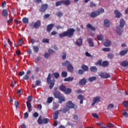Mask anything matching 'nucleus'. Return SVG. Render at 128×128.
I'll return each instance as SVG.
<instances>
[{
	"label": "nucleus",
	"mask_w": 128,
	"mask_h": 128,
	"mask_svg": "<svg viewBox=\"0 0 128 128\" xmlns=\"http://www.w3.org/2000/svg\"><path fill=\"white\" fill-rule=\"evenodd\" d=\"M42 42L44 44H49L50 40H48V38H43Z\"/></svg>",
	"instance_id": "49"
},
{
	"label": "nucleus",
	"mask_w": 128,
	"mask_h": 128,
	"mask_svg": "<svg viewBox=\"0 0 128 128\" xmlns=\"http://www.w3.org/2000/svg\"><path fill=\"white\" fill-rule=\"evenodd\" d=\"M53 100H54V98L52 97L48 98V104H51V102H52Z\"/></svg>",
	"instance_id": "51"
},
{
	"label": "nucleus",
	"mask_w": 128,
	"mask_h": 128,
	"mask_svg": "<svg viewBox=\"0 0 128 128\" xmlns=\"http://www.w3.org/2000/svg\"><path fill=\"white\" fill-rule=\"evenodd\" d=\"M96 80V76L90 77L88 78V82H92L94 80Z\"/></svg>",
	"instance_id": "30"
},
{
	"label": "nucleus",
	"mask_w": 128,
	"mask_h": 128,
	"mask_svg": "<svg viewBox=\"0 0 128 128\" xmlns=\"http://www.w3.org/2000/svg\"><path fill=\"white\" fill-rule=\"evenodd\" d=\"M66 106L68 107L69 108H74V104L70 100H69L66 102Z\"/></svg>",
	"instance_id": "10"
},
{
	"label": "nucleus",
	"mask_w": 128,
	"mask_h": 128,
	"mask_svg": "<svg viewBox=\"0 0 128 128\" xmlns=\"http://www.w3.org/2000/svg\"><path fill=\"white\" fill-rule=\"evenodd\" d=\"M81 68H82L84 72H88V66L84 64L81 66Z\"/></svg>",
	"instance_id": "26"
},
{
	"label": "nucleus",
	"mask_w": 128,
	"mask_h": 128,
	"mask_svg": "<svg viewBox=\"0 0 128 128\" xmlns=\"http://www.w3.org/2000/svg\"><path fill=\"white\" fill-rule=\"evenodd\" d=\"M93 102H94L92 104V106H94L96 104H98V102H100V97L96 96L95 98H94Z\"/></svg>",
	"instance_id": "6"
},
{
	"label": "nucleus",
	"mask_w": 128,
	"mask_h": 128,
	"mask_svg": "<svg viewBox=\"0 0 128 128\" xmlns=\"http://www.w3.org/2000/svg\"><path fill=\"white\" fill-rule=\"evenodd\" d=\"M23 79L25 80H30V76L26 74L23 76Z\"/></svg>",
	"instance_id": "48"
},
{
	"label": "nucleus",
	"mask_w": 128,
	"mask_h": 128,
	"mask_svg": "<svg viewBox=\"0 0 128 128\" xmlns=\"http://www.w3.org/2000/svg\"><path fill=\"white\" fill-rule=\"evenodd\" d=\"M62 78H66L68 76V72L65 71L62 72Z\"/></svg>",
	"instance_id": "41"
},
{
	"label": "nucleus",
	"mask_w": 128,
	"mask_h": 128,
	"mask_svg": "<svg viewBox=\"0 0 128 128\" xmlns=\"http://www.w3.org/2000/svg\"><path fill=\"white\" fill-rule=\"evenodd\" d=\"M84 70H82V69H80L78 71V74L82 75V74H84Z\"/></svg>",
	"instance_id": "57"
},
{
	"label": "nucleus",
	"mask_w": 128,
	"mask_h": 128,
	"mask_svg": "<svg viewBox=\"0 0 128 128\" xmlns=\"http://www.w3.org/2000/svg\"><path fill=\"white\" fill-rule=\"evenodd\" d=\"M122 114L124 116H126V118H128V114L126 112H123Z\"/></svg>",
	"instance_id": "64"
},
{
	"label": "nucleus",
	"mask_w": 128,
	"mask_h": 128,
	"mask_svg": "<svg viewBox=\"0 0 128 128\" xmlns=\"http://www.w3.org/2000/svg\"><path fill=\"white\" fill-rule=\"evenodd\" d=\"M98 40H104V36L102 34H100L97 36Z\"/></svg>",
	"instance_id": "50"
},
{
	"label": "nucleus",
	"mask_w": 128,
	"mask_h": 128,
	"mask_svg": "<svg viewBox=\"0 0 128 128\" xmlns=\"http://www.w3.org/2000/svg\"><path fill=\"white\" fill-rule=\"evenodd\" d=\"M33 116H34V118H38V113L37 112H35L33 114Z\"/></svg>",
	"instance_id": "63"
},
{
	"label": "nucleus",
	"mask_w": 128,
	"mask_h": 128,
	"mask_svg": "<svg viewBox=\"0 0 128 128\" xmlns=\"http://www.w3.org/2000/svg\"><path fill=\"white\" fill-rule=\"evenodd\" d=\"M92 116H93V118H98V114H92Z\"/></svg>",
	"instance_id": "61"
},
{
	"label": "nucleus",
	"mask_w": 128,
	"mask_h": 128,
	"mask_svg": "<svg viewBox=\"0 0 128 128\" xmlns=\"http://www.w3.org/2000/svg\"><path fill=\"white\" fill-rule=\"evenodd\" d=\"M49 122L50 119L48 118H44L42 119L40 116L38 120V122L39 124H48Z\"/></svg>",
	"instance_id": "3"
},
{
	"label": "nucleus",
	"mask_w": 128,
	"mask_h": 128,
	"mask_svg": "<svg viewBox=\"0 0 128 128\" xmlns=\"http://www.w3.org/2000/svg\"><path fill=\"white\" fill-rule=\"evenodd\" d=\"M2 16L4 18H8V12L7 10H2Z\"/></svg>",
	"instance_id": "16"
},
{
	"label": "nucleus",
	"mask_w": 128,
	"mask_h": 128,
	"mask_svg": "<svg viewBox=\"0 0 128 128\" xmlns=\"http://www.w3.org/2000/svg\"><path fill=\"white\" fill-rule=\"evenodd\" d=\"M70 110V108L66 106L64 108L62 109V112H64V114H66V112H68Z\"/></svg>",
	"instance_id": "28"
},
{
	"label": "nucleus",
	"mask_w": 128,
	"mask_h": 128,
	"mask_svg": "<svg viewBox=\"0 0 128 128\" xmlns=\"http://www.w3.org/2000/svg\"><path fill=\"white\" fill-rule=\"evenodd\" d=\"M63 15H64V14H62V12H57L56 13V16L58 18H62V16Z\"/></svg>",
	"instance_id": "39"
},
{
	"label": "nucleus",
	"mask_w": 128,
	"mask_h": 128,
	"mask_svg": "<svg viewBox=\"0 0 128 128\" xmlns=\"http://www.w3.org/2000/svg\"><path fill=\"white\" fill-rule=\"evenodd\" d=\"M73 118L74 120H78V116L77 114L74 115Z\"/></svg>",
	"instance_id": "59"
},
{
	"label": "nucleus",
	"mask_w": 128,
	"mask_h": 128,
	"mask_svg": "<svg viewBox=\"0 0 128 128\" xmlns=\"http://www.w3.org/2000/svg\"><path fill=\"white\" fill-rule=\"evenodd\" d=\"M90 70L92 72H98V68L96 66H91L90 67Z\"/></svg>",
	"instance_id": "23"
},
{
	"label": "nucleus",
	"mask_w": 128,
	"mask_h": 128,
	"mask_svg": "<svg viewBox=\"0 0 128 128\" xmlns=\"http://www.w3.org/2000/svg\"><path fill=\"white\" fill-rule=\"evenodd\" d=\"M63 4L62 0L61 1H58L56 3V6H62Z\"/></svg>",
	"instance_id": "40"
},
{
	"label": "nucleus",
	"mask_w": 128,
	"mask_h": 128,
	"mask_svg": "<svg viewBox=\"0 0 128 128\" xmlns=\"http://www.w3.org/2000/svg\"><path fill=\"white\" fill-rule=\"evenodd\" d=\"M122 104H124V108H128V101H126L122 102Z\"/></svg>",
	"instance_id": "54"
},
{
	"label": "nucleus",
	"mask_w": 128,
	"mask_h": 128,
	"mask_svg": "<svg viewBox=\"0 0 128 128\" xmlns=\"http://www.w3.org/2000/svg\"><path fill=\"white\" fill-rule=\"evenodd\" d=\"M48 4H42L40 8V12H44L48 10Z\"/></svg>",
	"instance_id": "5"
},
{
	"label": "nucleus",
	"mask_w": 128,
	"mask_h": 128,
	"mask_svg": "<svg viewBox=\"0 0 128 128\" xmlns=\"http://www.w3.org/2000/svg\"><path fill=\"white\" fill-rule=\"evenodd\" d=\"M50 16V14H45L44 16V19L48 18Z\"/></svg>",
	"instance_id": "58"
},
{
	"label": "nucleus",
	"mask_w": 128,
	"mask_h": 128,
	"mask_svg": "<svg viewBox=\"0 0 128 128\" xmlns=\"http://www.w3.org/2000/svg\"><path fill=\"white\" fill-rule=\"evenodd\" d=\"M121 66H124V68H126V66H128V62L126 60H124L122 62Z\"/></svg>",
	"instance_id": "31"
},
{
	"label": "nucleus",
	"mask_w": 128,
	"mask_h": 128,
	"mask_svg": "<svg viewBox=\"0 0 128 128\" xmlns=\"http://www.w3.org/2000/svg\"><path fill=\"white\" fill-rule=\"evenodd\" d=\"M46 82L48 84H50V82H52V74L50 73L48 75V76L46 78Z\"/></svg>",
	"instance_id": "24"
},
{
	"label": "nucleus",
	"mask_w": 128,
	"mask_h": 128,
	"mask_svg": "<svg viewBox=\"0 0 128 128\" xmlns=\"http://www.w3.org/2000/svg\"><path fill=\"white\" fill-rule=\"evenodd\" d=\"M78 100H80V104H82L84 103V100H86V98H84V96L82 94H79L78 96Z\"/></svg>",
	"instance_id": "9"
},
{
	"label": "nucleus",
	"mask_w": 128,
	"mask_h": 128,
	"mask_svg": "<svg viewBox=\"0 0 128 128\" xmlns=\"http://www.w3.org/2000/svg\"><path fill=\"white\" fill-rule=\"evenodd\" d=\"M53 76H54L55 78H60V73L56 72H54Z\"/></svg>",
	"instance_id": "47"
},
{
	"label": "nucleus",
	"mask_w": 128,
	"mask_h": 128,
	"mask_svg": "<svg viewBox=\"0 0 128 128\" xmlns=\"http://www.w3.org/2000/svg\"><path fill=\"white\" fill-rule=\"evenodd\" d=\"M114 14H115L116 18H120L122 16L120 12H119L118 10H115L114 11Z\"/></svg>",
	"instance_id": "17"
},
{
	"label": "nucleus",
	"mask_w": 128,
	"mask_h": 128,
	"mask_svg": "<svg viewBox=\"0 0 128 128\" xmlns=\"http://www.w3.org/2000/svg\"><path fill=\"white\" fill-rule=\"evenodd\" d=\"M74 80V77H68L64 79V82H72Z\"/></svg>",
	"instance_id": "35"
},
{
	"label": "nucleus",
	"mask_w": 128,
	"mask_h": 128,
	"mask_svg": "<svg viewBox=\"0 0 128 128\" xmlns=\"http://www.w3.org/2000/svg\"><path fill=\"white\" fill-rule=\"evenodd\" d=\"M114 104H110L108 106L107 108V110H112V108H114Z\"/></svg>",
	"instance_id": "42"
},
{
	"label": "nucleus",
	"mask_w": 128,
	"mask_h": 128,
	"mask_svg": "<svg viewBox=\"0 0 128 128\" xmlns=\"http://www.w3.org/2000/svg\"><path fill=\"white\" fill-rule=\"evenodd\" d=\"M54 24H48L46 27L47 32H50V30H52V28H54Z\"/></svg>",
	"instance_id": "14"
},
{
	"label": "nucleus",
	"mask_w": 128,
	"mask_h": 128,
	"mask_svg": "<svg viewBox=\"0 0 128 128\" xmlns=\"http://www.w3.org/2000/svg\"><path fill=\"white\" fill-rule=\"evenodd\" d=\"M22 22L23 24H28V18L24 17L22 18Z\"/></svg>",
	"instance_id": "38"
},
{
	"label": "nucleus",
	"mask_w": 128,
	"mask_h": 128,
	"mask_svg": "<svg viewBox=\"0 0 128 128\" xmlns=\"http://www.w3.org/2000/svg\"><path fill=\"white\" fill-rule=\"evenodd\" d=\"M90 8H94V6H96V4L94 3V2H91L90 3Z\"/></svg>",
	"instance_id": "60"
},
{
	"label": "nucleus",
	"mask_w": 128,
	"mask_h": 128,
	"mask_svg": "<svg viewBox=\"0 0 128 128\" xmlns=\"http://www.w3.org/2000/svg\"><path fill=\"white\" fill-rule=\"evenodd\" d=\"M26 104L29 112H32V104H30V102H26Z\"/></svg>",
	"instance_id": "21"
},
{
	"label": "nucleus",
	"mask_w": 128,
	"mask_h": 128,
	"mask_svg": "<svg viewBox=\"0 0 128 128\" xmlns=\"http://www.w3.org/2000/svg\"><path fill=\"white\" fill-rule=\"evenodd\" d=\"M106 126H107V128H114V126L112 123H108L107 124Z\"/></svg>",
	"instance_id": "55"
},
{
	"label": "nucleus",
	"mask_w": 128,
	"mask_h": 128,
	"mask_svg": "<svg viewBox=\"0 0 128 128\" xmlns=\"http://www.w3.org/2000/svg\"><path fill=\"white\" fill-rule=\"evenodd\" d=\"M58 114H60V112H58V111L55 112L53 115V118H54V120H58Z\"/></svg>",
	"instance_id": "25"
},
{
	"label": "nucleus",
	"mask_w": 128,
	"mask_h": 128,
	"mask_svg": "<svg viewBox=\"0 0 128 128\" xmlns=\"http://www.w3.org/2000/svg\"><path fill=\"white\" fill-rule=\"evenodd\" d=\"M87 42L89 44V46L90 48H94V40L92 38H88L87 39Z\"/></svg>",
	"instance_id": "7"
},
{
	"label": "nucleus",
	"mask_w": 128,
	"mask_h": 128,
	"mask_svg": "<svg viewBox=\"0 0 128 128\" xmlns=\"http://www.w3.org/2000/svg\"><path fill=\"white\" fill-rule=\"evenodd\" d=\"M104 25L106 28H110V20H108V19H106L104 20Z\"/></svg>",
	"instance_id": "13"
},
{
	"label": "nucleus",
	"mask_w": 128,
	"mask_h": 128,
	"mask_svg": "<svg viewBox=\"0 0 128 128\" xmlns=\"http://www.w3.org/2000/svg\"><path fill=\"white\" fill-rule=\"evenodd\" d=\"M54 80H52L51 82H50V83L49 84L50 85V90H52V88H54Z\"/></svg>",
	"instance_id": "33"
},
{
	"label": "nucleus",
	"mask_w": 128,
	"mask_h": 128,
	"mask_svg": "<svg viewBox=\"0 0 128 128\" xmlns=\"http://www.w3.org/2000/svg\"><path fill=\"white\" fill-rule=\"evenodd\" d=\"M114 55L112 54H109L108 55V58H110V60H112V58H114Z\"/></svg>",
	"instance_id": "52"
},
{
	"label": "nucleus",
	"mask_w": 128,
	"mask_h": 128,
	"mask_svg": "<svg viewBox=\"0 0 128 128\" xmlns=\"http://www.w3.org/2000/svg\"><path fill=\"white\" fill-rule=\"evenodd\" d=\"M104 9L102 8H100L98 10H94L91 12L90 16L92 18H96V16H98L100 14H104Z\"/></svg>",
	"instance_id": "1"
},
{
	"label": "nucleus",
	"mask_w": 128,
	"mask_h": 128,
	"mask_svg": "<svg viewBox=\"0 0 128 128\" xmlns=\"http://www.w3.org/2000/svg\"><path fill=\"white\" fill-rule=\"evenodd\" d=\"M54 96L56 98H58L60 96V91H55L54 92Z\"/></svg>",
	"instance_id": "15"
},
{
	"label": "nucleus",
	"mask_w": 128,
	"mask_h": 128,
	"mask_svg": "<svg viewBox=\"0 0 128 128\" xmlns=\"http://www.w3.org/2000/svg\"><path fill=\"white\" fill-rule=\"evenodd\" d=\"M76 44L78 46H80L82 44V38H78L76 42Z\"/></svg>",
	"instance_id": "20"
},
{
	"label": "nucleus",
	"mask_w": 128,
	"mask_h": 128,
	"mask_svg": "<svg viewBox=\"0 0 128 128\" xmlns=\"http://www.w3.org/2000/svg\"><path fill=\"white\" fill-rule=\"evenodd\" d=\"M63 4H66V6H70V0H62Z\"/></svg>",
	"instance_id": "34"
},
{
	"label": "nucleus",
	"mask_w": 128,
	"mask_h": 128,
	"mask_svg": "<svg viewBox=\"0 0 128 128\" xmlns=\"http://www.w3.org/2000/svg\"><path fill=\"white\" fill-rule=\"evenodd\" d=\"M60 90H61V92H66V86L62 85L60 87Z\"/></svg>",
	"instance_id": "36"
},
{
	"label": "nucleus",
	"mask_w": 128,
	"mask_h": 128,
	"mask_svg": "<svg viewBox=\"0 0 128 128\" xmlns=\"http://www.w3.org/2000/svg\"><path fill=\"white\" fill-rule=\"evenodd\" d=\"M66 94H70L72 92V90L70 88H66L64 92Z\"/></svg>",
	"instance_id": "37"
},
{
	"label": "nucleus",
	"mask_w": 128,
	"mask_h": 128,
	"mask_svg": "<svg viewBox=\"0 0 128 128\" xmlns=\"http://www.w3.org/2000/svg\"><path fill=\"white\" fill-rule=\"evenodd\" d=\"M41 82H40V80H36V84H32V88H36V86H40V84Z\"/></svg>",
	"instance_id": "29"
},
{
	"label": "nucleus",
	"mask_w": 128,
	"mask_h": 128,
	"mask_svg": "<svg viewBox=\"0 0 128 128\" xmlns=\"http://www.w3.org/2000/svg\"><path fill=\"white\" fill-rule=\"evenodd\" d=\"M62 64L63 66H67V70L70 72H73L74 70V66H72L70 61L66 60L64 62L62 63Z\"/></svg>",
	"instance_id": "2"
},
{
	"label": "nucleus",
	"mask_w": 128,
	"mask_h": 128,
	"mask_svg": "<svg viewBox=\"0 0 128 128\" xmlns=\"http://www.w3.org/2000/svg\"><path fill=\"white\" fill-rule=\"evenodd\" d=\"M103 44L104 46H112V42L110 40L108 39H106L105 42H104Z\"/></svg>",
	"instance_id": "11"
},
{
	"label": "nucleus",
	"mask_w": 128,
	"mask_h": 128,
	"mask_svg": "<svg viewBox=\"0 0 128 128\" xmlns=\"http://www.w3.org/2000/svg\"><path fill=\"white\" fill-rule=\"evenodd\" d=\"M27 100H28L27 102H30L32 100V96H28L27 98Z\"/></svg>",
	"instance_id": "53"
},
{
	"label": "nucleus",
	"mask_w": 128,
	"mask_h": 128,
	"mask_svg": "<svg viewBox=\"0 0 128 128\" xmlns=\"http://www.w3.org/2000/svg\"><path fill=\"white\" fill-rule=\"evenodd\" d=\"M80 86H85L86 84V78H82L78 82Z\"/></svg>",
	"instance_id": "12"
},
{
	"label": "nucleus",
	"mask_w": 128,
	"mask_h": 128,
	"mask_svg": "<svg viewBox=\"0 0 128 128\" xmlns=\"http://www.w3.org/2000/svg\"><path fill=\"white\" fill-rule=\"evenodd\" d=\"M126 24V21L123 18L120 19V28H124Z\"/></svg>",
	"instance_id": "19"
},
{
	"label": "nucleus",
	"mask_w": 128,
	"mask_h": 128,
	"mask_svg": "<svg viewBox=\"0 0 128 128\" xmlns=\"http://www.w3.org/2000/svg\"><path fill=\"white\" fill-rule=\"evenodd\" d=\"M102 60H98L97 62L95 63V65L96 66H98V64H99V66H102Z\"/></svg>",
	"instance_id": "46"
},
{
	"label": "nucleus",
	"mask_w": 128,
	"mask_h": 128,
	"mask_svg": "<svg viewBox=\"0 0 128 128\" xmlns=\"http://www.w3.org/2000/svg\"><path fill=\"white\" fill-rule=\"evenodd\" d=\"M42 25V22H40V20H37L34 24V28H36V30L38 28H39Z\"/></svg>",
	"instance_id": "4"
},
{
	"label": "nucleus",
	"mask_w": 128,
	"mask_h": 128,
	"mask_svg": "<svg viewBox=\"0 0 128 128\" xmlns=\"http://www.w3.org/2000/svg\"><path fill=\"white\" fill-rule=\"evenodd\" d=\"M128 49H126V50H122L121 52H120V54L121 56H126V54H128Z\"/></svg>",
	"instance_id": "27"
},
{
	"label": "nucleus",
	"mask_w": 128,
	"mask_h": 128,
	"mask_svg": "<svg viewBox=\"0 0 128 128\" xmlns=\"http://www.w3.org/2000/svg\"><path fill=\"white\" fill-rule=\"evenodd\" d=\"M100 76L102 78H110V75L108 73H101Z\"/></svg>",
	"instance_id": "8"
},
{
	"label": "nucleus",
	"mask_w": 128,
	"mask_h": 128,
	"mask_svg": "<svg viewBox=\"0 0 128 128\" xmlns=\"http://www.w3.org/2000/svg\"><path fill=\"white\" fill-rule=\"evenodd\" d=\"M33 50L34 52H38V46H33Z\"/></svg>",
	"instance_id": "43"
},
{
	"label": "nucleus",
	"mask_w": 128,
	"mask_h": 128,
	"mask_svg": "<svg viewBox=\"0 0 128 128\" xmlns=\"http://www.w3.org/2000/svg\"><path fill=\"white\" fill-rule=\"evenodd\" d=\"M50 54L46 53L44 55V57L45 58H50Z\"/></svg>",
	"instance_id": "62"
},
{
	"label": "nucleus",
	"mask_w": 128,
	"mask_h": 128,
	"mask_svg": "<svg viewBox=\"0 0 128 128\" xmlns=\"http://www.w3.org/2000/svg\"><path fill=\"white\" fill-rule=\"evenodd\" d=\"M59 104H62L64 102H66V98L64 96H60L59 98H58Z\"/></svg>",
	"instance_id": "22"
},
{
	"label": "nucleus",
	"mask_w": 128,
	"mask_h": 128,
	"mask_svg": "<svg viewBox=\"0 0 128 128\" xmlns=\"http://www.w3.org/2000/svg\"><path fill=\"white\" fill-rule=\"evenodd\" d=\"M76 32V30L74 28H68L66 32Z\"/></svg>",
	"instance_id": "44"
},
{
	"label": "nucleus",
	"mask_w": 128,
	"mask_h": 128,
	"mask_svg": "<svg viewBox=\"0 0 128 128\" xmlns=\"http://www.w3.org/2000/svg\"><path fill=\"white\" fill-rule=\"evenodd\" d=\"M103 52H110V48H104L102 49Z\"/></svg>",
	"instance_id": "56"
},
{
	"label": "nucleus",
	"mask_w": 128,
	"mask_h": 128,
	"mask_svg": "<svg viewBox=\"0 0 128 128\" xmlns=\"http://www.w3.org/2000/svg\"><path fill=\"white\" fill-rule=\"evenodd\" d=\"M86 28H89L90 30H92L93 32H95L96 30V28H94V26H93L92 25L90 24H88L86 25Z\"/></svg>",
	"instance_id": "18"
},
{
	"label": "nucleus",
	"mask_w": 128,
	"mask_h": 128,
	"mask_svg": "<svg viewBox=\"0 0 128 128\" xmlns=\"http://www.w3.org/2000/svg\"><path fill=\"white\" fill-rule=\"evenodd\" d=\"M66 34V36H68V38H72V36H74V32H65Z\"/></svg>",
	"instance_id": "45"
},
{
	"label": "nucleus",
	"mask_w": 128,
	"mask_h": 128,
	"mask_svg": "<svg viewBox=\"0 0 128 128\" xmlns=\"http://www.w3.org/2000/svg\"><path fill=\"white\" fill-rule=\"evenodd\" d=\"M108 66V62L104 60L102 62V66L103 68H106V66Z\"/></svg>",
	"instance_id": "32"
}]
</instances>
